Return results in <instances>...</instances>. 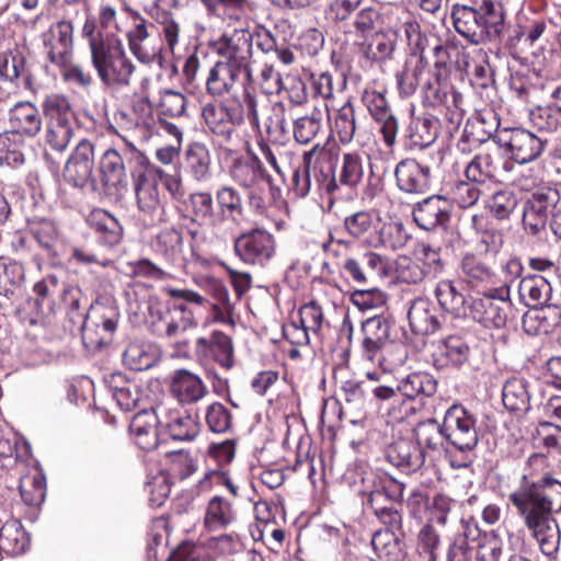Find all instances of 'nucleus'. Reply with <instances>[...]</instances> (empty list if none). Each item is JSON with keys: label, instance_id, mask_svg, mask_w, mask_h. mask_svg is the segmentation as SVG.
Segmentation results:
<instances>
[{"label": "nucleus", "instance_id": "39", "mask_svg": "<svg viewBox=\"0 0 561 561\" xmlns=\"http://www.w3.org/2000/svg\"><path fill=\"white\" fill-rule=\"evenodd\" d=\"M502 162L501 147L494 144L472 158L465 168V178L485 184L496 178Z\"/></svg>", "mask_w": 561, "mask_h": 561}, {"label": "nucleus", "instance_id": "9", "mask_svg": "<svg viewBox=\"0 0 561 561\" xmlns=\"http://www.w3.org/2000/svg\"><path fill=\"white\" fill-rule=\"evenodd\" d=\"M324 18L343 28L345 34L357 37H367L385 23L380 9L365 0H331L325 7Z\"/></svg>", "mask_w": 561, "mask_h": 561}, {"label": "nucleus", "instance_id": "20", "mask_svg": "<svg viewBox=\"0 0 561 561\" xmlns=\"http://www.w3.org/2000/svg\"><path fill=\"white\" fill-rule=\"evenodd\" d=\"M394 180L401 193L417 196L432 190L435 175L427 162L408 157L396 164Z\"/></svg>", "mask_w": 561, "mask_h": 561}, {"label": "nucleus", "instance_id": "47", "mask_svg": "<svg viewBox=\"0 0 561 561\" xmlns=\"http://www.w3.org/2000/svg\"><path fill=\"white\" fill-rule=\"evenodd\" d=\"M148 14L156 25L160 41L169 53L174 54L182 34L179 19L173 12L159 5H152Z\"/></svg>", "mask_w": 561, "mask_h": 561}, {"label": "nucleus", "instance_id": "58", "mask_svg": "<svg viewBox=\"0 0 561 561\" xmlns=\"http://www.w3.org/2000/svg\"><path fill=\"white\" fill-rule=\"evenodd\" d=\"M30 543V536L19 520L10 519L0 528V549L7 556L24 553Z\"/></svg>", "mask_w": 561, "mask_h": 561}, {"label": "nucleus", "instance_id": "23", "mask_svg": "<svg viewBox=\"0 0 561 561\" xmlns=\"http://www.w3.org/2000/svg\"><path fill=\"white\" fill-rule=\"evenodd\" d=\"M477 45L500 39L506 24V11L502 3L482 0L476 4Z\"/></svg>", "mask_w": 561, "mask_h": 561}, {"label": "nucleus", "instance_id": "49", "mask_svg": "<svg viewBox=\"0 0 561 561\" xmlns=\"http://www.w3.org/2000/svg\"><path fill=\"white\" fill-rule=\"evenodd\" d=\"M365 178V158L359 150L341 151L337 167L339 192L342 187L356 190Z\"/></svg>", "mask_w": 561, "mask_h": 561}, {"label": "nucleus", "instance_id": "48", "mask_svg": "<svg viewBox=\"0 0 561 561\" xmlns=\"http://www.w3.org/2000/svg\"><path fill=\"white\" fill-rule=\"evenodd\" d=\"M214 198L218 208L217 217L221 221L230 220L239 224L245 218L243 196L236 186L228 184L218 186Z\"/></svg>", "mask_w": 561, "mask_h": 561}, {"label": "nucleus", "instance_id": "32", "mask_svg": "<svg viewBox=\"0 0 561 561\" xmlns=\"http://www.w3.org/2000/svg\"><path fill=\"white\" fill-rule=\"evenodd\" d=\"M169 391L182 405L195 404L208 394L203 379L185 368L174 370L170 379Z\"/></svg>", "mask_w": 561, "mask_h": 561}, {"label": "nucleus", "instance_id": "57", "mask_svg": "<svg viewBox=\"0 0 561 561\" xmlns=\"http://www.w3.org/2000/svg\"><path fill=\"white\" fill-rule=\"evenodd\" d=\"M502 401L510 412L517 415L526 413L530 408L528 382L517 377L507 379L503 385Z\"/></svg>", "mask_w": 561, "mask_h": 561}, {"label": "nucleus", "instance_id": "45", "mask_svg": "<svg viewBox=\"0 0 561 561\" xmlns=\"http://www.w3.org/2000/svg\"><path fill=\"white\" fill-rule=\"evenodd\" d=\"M439 119L431 114L412 117L408 125L404 138L410 149L426 148L431 146L439 135Z\"/></svg>", "mask_w": 561, "mask_h": 561}, {"label": "nucleus", "instance_id": "41", "mask_svg": "<svg viewBox=\"0 0 561 561\" xmlns=\"http://www.w3.org/2000/svg\"><path fill=\"white\" fill-rule=\"evenodd\" d=\"M432 66L427 57L407 58L401 71L397 72V87L401 98L412 96L428 78Z\"/></svg>", "mask_w": 561, "mask_h": 561}, {"label": "nucleus", "instance_id": "56", "mask_svg": "<svg viewBox=\"0 0 561 561\" xmlns=\"http://www.w3.org/2000/svg\"><path fill=\"white\" fill-rule=\"evenodd\" d=\"M438 381L430 373L413 371L398 381V391L409 400L431 398L437 392Z\"/></svg>", "mask_w": 561, "mask_h": 561}, {"label": "nucleus", "instance_id": "54", "mask_svg": "<svg viewBox=\"0 0 561 561\" xmlns=\"http://www.w3.org/2000/svg\"><path fill=\"white\" fill-rule=\"evenodd\" d=\"M404 484L391 479L379 478L374 483L373 490L368 493L367 505L377 513L378 508H387L389 505L401 504L403 502Z\"/></svg>", "mask_w": 561, "mask_h": 561}, {"label": "nucleus", "instance_id": "17", "mask_svg": "<svg viewBox=\"0 0 561 561\" xmlns=\"http://www.w3.org/2000/svg\"><path fill=\"white\" fill-rule=\"evenodd\" d=\"M561 211V194L557 187L542 186L527 198L523 208V227L528 234L537 236L548 220Z\"/></svg>", "mask_w": 561, "mask_h": 561}, {"label": "nucleus", "instance_id": "46", "mask_svg": "<svg viewBox=\"0 0 561 561\" xmlns=\"http://www.w3.org/2000/svg\"><path fill=\"white\" fill-rule=\"evenodd\" d=\"M237 520V511L233 504L222 495H214L207 502L203 527L208 533L219 531L232 525Z\"/></svg>", "mask_w": 561, "mask_h": 561}, {"label": "nucleus", "instance_id": "55", "mask_svg": "<svg viewBox=\"0 0 561 561\" xmlns=\"http://www.w3.org/2000/svg\"><path fill=\"white\" fill-rule=\"evenodd\" d=\"M550 21L538 15H518L514 28V34L510 36L512 44L524 42L528 46H534L546 38L549 31Z\"/></svg>", "mask_w": 561, "mask_h": 561}, {"label": "nucleus", "instance_id": "30", "mask_svg": "<svg viewBox=\"0 0 561 561\" xmlns=\"http://www.w3.org/2000/svg\"><path fill=\"white\" fill-rule=\"evenodd\" d=\"M387 460L404 473L419 471L425 462V451L415 439L398 437L386 448Z\"/></svg>", "mask_w": 561, "mask_h": 561}, {"label": "nucleus", "instance_id": "22", "mask_svg": "<svg viewBox=\"0 0 561 561\" xmlns=\"http://www.w3.org/2000/svg\"><path fill=\"white\" fill-rule=\"evenodd\" d=\"M124 11L131 20V27L126 33L128 47L131 54L142 64L150 65L157 60H160L162 55V47L149 45L148 39L150 37L149 25H151L147 19H145L139 11L125 5Z\"/></svg>", "mask_w": 561, "mask_h": 561}, {"label": "nucleus", "instance_id": "27", "mask_svg": "<svg viewBox=\"0 0 561 561\" xmlns=\"http://www.w3.org/2000/svg\"><path fill=\"white\" fill-rule=\"evenodd\" d=\"M460 276L468 287L486 294L497 287L499 276L494 268L479 254L468 252L460 262Z\"/></svg>", "mask_w": 561, "mask_h": 561}, {"label": "nucleus", "instance_id": "14", "mask_svg": "<svg viewBox=\"0 0 561 561\" xmlns=\"http://www.w3.org/2000/svg\"><path fill=\"white\" fill-rule=\"evenodd\" d=\"M432 55L435 60L420 93L423 106L436 108L445 105L449 96L455 99V93L460 92L451 82L453 67L448 47L437 41L432 47Z\"/></svg>", "mask_w": 561, "mask_h": 561}, {"label": "nucleus", "instance_id": "15", "mask_svg": "<svg viewBox=\"0 0 561 561\" xmlns=\"http://www.w3.org/2000/svg\"><path fill=\"white\" fill-rule=\"evenodd\" d=\"M469 305V317L486 329H501L516 317V309L511 299L507 285L497 287L482 294Z\"/></svg>", "mask_w": 561, "mask_h": 561}, {"label": "nucleus", "instance_id": "43", "mask_svg": "<svg viewBox=\"0 0 561 561\" xmlns=\"http://www.w3.org/2000/svg\"><path fill=\"white\" fill-rule=\"evenodd\" d=\"M379 30L371 32L369 34L371 36L360 45L363 57L371 64H383L391 60L397 49V32Z\"/></svg>", "mask_w": 561, "mask_h": 561}, {"label": "nucleus", "instance_id": "7", "mask_svg": "<svg viewBox=\"0 0 561 561\" xmlns=\"http://www.w3.org/2000/svg\"><path fill=\"white\" fill-rule=\"evenodd\" d=\"M88 300L79 305V319L70 318V330L81 332L82 343L90 351H99L113 342L121 317L114 301H94L87 309Z\"/></svg>", "mask_w": 561, "mask_h": 561}, {"label": "nucleus", "instance_id": "37", "mask_svg": "<svg viewBox=\"0 0 561 561\" xmlns=\"http://www.w3.org/2000/svg\"><path fill=\"white\" fill-rule=\"evenodd\" d=\"M330 133L325 139L340 144V149L351 145L356 136L357 121L353 102L348 99L342 106L330 114L327 107Z\"/></svg>", "mask_w": 561, "mask_h": 561}, {"label": "nucleus", "instance_id": "52", "mask_svg": "<svg viewBox=\"0 0 561 561\" xmlns=\"http://www.w3.org/2000/svg\"><path fill=\"white\" fill-rule=\"evenodd\" d=\"M161 426L165 428L173 440H194L201 431V425L191 414L180 410H168L164 412Z\"/></svg>", "mask_w": 561, "mask_h": 561}, {"label": "nucleus", "instance_id": "21", "mask_svg": "<svg viewBox=\"0 0 561 561\" xmlns=\"http://www.w3.org/2000/svg\"><path fill=\"white\" fill-rule=\"evenodd\" d=\"M194 354L204 365L216 363L229 370L234 366V346L230 335L220 330H214L208 336L195 340Z\"/></svg>", "mask_w": 561, "mask_h": 561}, {"label": "nucleus", "instance_id": "11", "mask_svg": "<svg viewBox=\"0 0 561 561\" xmlns=\"http://www.w3.org/2000/svg\"><path fill=\"white\" fill-rule=\"evenodd\" d=\"M90 59L100 82L105 88L122 90L130 85L136 66L118 37L91 53Z\"/></svg>", "mask_w": 561, "mask_h": 561}, {"label": "nucleus", "instance_id": "28", "mask_svg": "<svg viewBox=\"0 0 561 561\" xmlns=\"http://www.w3.org/2000/svg\"><path fill=\"white\" fill-rule=\"evenodd\" d=\"M46 56L53 65L73 57V25L61 20L49 26L43 34Z\"/></svg>", "mask_w": 561, "mask_h": 561}, {"label": "nucleus", "instance_id": "35", "mask_svg": "<svg viewBox=\"0 0 561 561\" xmlns=\"http://www.w3.org/2000/svg\"><path fill=\"white\" fill-rule=\"evenodd\" d=\"M505 146L512 158L518 163H528L541 156L546 141L525 128H512L507 131Z\"/></svg>", "mask_w": 561, "mask_h": 561}, {"label": "nucleus", "instance_id": "10", "mask_svg": "<svg viewBox=\"0 0 561 561\" xmlns=\"http://www.w3.org/2000/svg\"><path fill=\"white\" fill-rule=\"evenodd\" d=\"M128 164L138 210L151 221L156 218L161 220L160 214L163 213L164 205L159 183L153 176L154 165L136 147H131L128 153Z\"/></svg>", "mask_w": 561, "mask_h": 561}, {"label": "nucleus", "instance_id": "3", "mask_svg": "<svg viewBox=\"0 0 561 561\" xmlns=\"http://www.w3.org/2000/svg\"><path fill=\"white\" fill-rule=\"evenodd\" d=\"M327 260L322 263L321 274L328 283L366 285L388 274V259L374 251L355 252L351 241L335 240L330 233L322 243Z\"/></svg>", "mask_w": 561, "mask_h": 561}, {"label": "nucleus", "instance_id": "16", "mask_svg": "<svg viewBox=\"0 0 561 561\" xmlns=\"http://www.w3.org/2000/svg\"><path fill=\"white\" fill-rule=\"evenodd\" d=\"M233 253L245 265L264 267L276 256V238L264 227H252L234 238Z\"/></svg>", "mask_w": 561, "mask_h": 561}, {"label": "nucleus", "instance_id": "64", "mask_svg": "<svg viewBox=\"0 0 561 561\" xmlns=\"http://www.w3.org/2000/svg\"><path fill=\"white\" fill-rule=\"evenodd\" d=\"M41 107L45 121L47 122H65L72 124L76 118L70 99L64 93L47 94Z\"/></svg>", "mask_w": 561, "mask_h": 561}, {"label": "nucleus", "instance_id": "60", "mask_svg": "<svg viewBox=\"0 0 561 561\" xmlns=\"http://www.w3.org/2000/svg\"><path fill=\"white\" fill-rule=\"evenodd\" d=\"M435 296L445 311L457 318L469 317L467 299L453 280L439 282L435 288Z\"/></svg>", "mask_w": 561, "mask_h": 561}, {"label": "nucleus", "instance_id": "40", "mask_svg": "<svg viewBox=\"0 0 561 561\" xmlns=\"http://www.w3.org/2000/svg\"><path fill=\"white\" fill-rule=\"evenodd\" d=\"M436 369L459 368L469 358V346L459 335H449L440 340L432 354Z\"/></svg>", "mask_w": 561, "mask_h": 561}, {"label": "nucleus", "instance_id": "62", "mask_svg": "<svg viewBox=\"0 0 561 561\" xmlns=\"http://www.w3.org/2000/svg\"><path fill=\"white\" fill-rule=\"evenodd\" d=\"M415 440L420 448H427L433 451L445 449L447 435L444 430V423L440 425L435 419L419 422L414 428Z\"/></svg>", "mask_w": 561, "mask_h": 561}, {"label": "nucleus", "instance_id": "59", "mask_svg": "<svg viewBox=\"0 0 561 561\" xmlns=\"http://www.w3.org/2000/svg\"><path fill=\"white\" fill-rule=\"evenodd\" d=\"M20 494L25 505L39 507L46 496V477L37 466L20 479Z\"/></svg>", "mask_w": 561, "mask_h": 561}, {"label": "nucleus", "instance_id": "61", "mask_svg": "<svg viewBox=\"0 0 561 561\" xmlns=\"http://www.w3.org/2000/svg\"><path fill=\"white\" fill-rule=\"evenodd\" d=\"M551 293V285L543 276L531 274L522 277L518 285L519 298L527 306L545 304Z\"/></svg>", "mask_w": 561, "mask_h": 561}, {"label": "nucleus", "instance_id": "51", "mask_svg": "<svg viewBox=\"0 0 561 561\" xmlns=\"http://www.w3.org/2000/svg\"><path fill=\"white\" fill-rule=\"evenodd\" d=\"M184 165L187 174L196 182H206L211 176V154L202 141L190 142L184 151Z\"/></svg>", "mask_w": 561, "mask_h": 561}, {"label": "nucleus", "instance_id": "4", "mask_svg": "<svg viewBox=\"0 0 561 561\" xmlns=\"http://www.w3.org/2000/svg\"><path fill=\"white\" fill-rule=\"evenodd\" d=\"M84 300V294L77 285L70 284L50 273L36 280L32 286L31 301L35 318L30 319L31 324L44 323L64 312L65 318L79 319L78 308Z\"/></svg>", "mask_w": 561, "mask_h": 561}, {"label": "nucleus", "instance_id": "8", "mask_svg": "<svg viewBox=\"0 0 561 561\" xmlns=\"http://www.w3.org/2000/svg\"><path fill=\"white\" fill-rule=\"evenodd\" d=\"M345 232L371 248L397 250L405 244L400 224L386 222L374 209H359L343 219Z\"/></svg>", "mask_w": 561, "mask_h": 561}, {"label": "nucleus", "instance_id": "5", "mask_svg": "<svg viewBox=\"0 0 561 561\" xmlns=\"http://www.w3.org/2000/svg\"><path fill=\"white\" fill-rule=\"evenodd\" d=\"M248 102L238 98H225L205 103L201 117L206 133L214 140L228 144L245 119L252 129H260L259 100Z\"/></svg>", "mask_w": 561, "mask_h": 561}, {"label": "nucleus", "instance_id": "2", "mask_svg": "<svg viewBox=\"0 0 561 561\" xmlns=\"http://www.w3.org/2000/svg\"><path fill=\"white\" fill-rule=\"evenodd\" d=\"M340 158V144L333 139L314 144L302 152L301 162L291 174L289 191L297 198H305L313 191L320 196H328L333 204L339 193Z\"/></svg>", "mask_w": 561, "mask_h": 561}, {"label": "nucleus", "instance_id": "36", "mask_svg": "<svg viewBox=\"0 0 561 561\" xmlns=\"http://www.w3.org/2000/svg\"><path fill=\"white\" fill-rule=\"evenodd\" d=\"M183 309L180 310L176 307L169 309L165 306L151 307L150 308V330L151 332L161 339H176L182 333L186 332L191 328L186 325L188 323L184 316Z\"/></svg>", "mask_w": 561, "mask_h": 561}, {"label": "nucleus", "instance_id": "12", "mask_svg": "<svg viewBox=\"0 0 561 561\" xmlns=\"http://www.w3.org/2000/svg\"><path fill=\"white\" fill-rule=\"evenodd\" d=\"M220 157L227 175L236 186L245 190L265 183L272 194L278 191L263 160L252 150L250 145L247 146L245 153L221 146Z\"/></svg>", "mask_w": 561, "mask_h": 561}, {"label": "nucleus", "instance_id": "26", "mask_svg": "<svg viewBox=\"0 0 561 561\" xmlns=\"http://www.w3.org/2000/svg\"><path fill=\"white\" fill-rule=\"evenodd\" d=\"M135 147L133 144L127 145V149L122 156L116 149H106L99 161L100 181L110 194L118 193L128 185L126 164L128 162V153Z\"/></svg>", "mask_w": 561, "mask_h": 561}, {"label": "nucleus", "instance_id": "29", "mask_svg": "<svg viewBox=\"0 0 561 561\" xmlns=\"http://www.w3.org/2000/svg\"><path fill=\"white\" fill-rule=\"evenodd\" d=\"M93 167L94 145L88 139H82L66 162L65 181L75 187L82 188L92 179Z\"/></svg>", "mask_w": 561, "mask_h": 561}, {"label": "nucleus", "instance_id": "44", "mask_svg": "<svg viewBox=\"0 0 561 561\" xmlns=\"http://www.w3.org/2000/svg\"><path fill=\"white\" fill-rule=\"evenodd\" d=\"M408 320L411 331L417 335H431L440 328L437 308L427 299L417 298L412 301Z\"/></svg>", "mask_w": 561, "mask_h": 561}, {"label": "nucleus", "instance_id": "33", "mask_svg": "<svg viewBox=\"0 0 561 561\" xmlns=\"http://www.w3.org/2000/svg\"><path fill=\"white\" fill-rule=\"evenodd\" d=\"M159 425H161V419L153 409H142L136 413L128 427L135 445L145 453L156 450L160 445Z\"/></svg>", "mask_w": 561, "mask_h": 561}, {"label": "nucleus", "instance_id": "31", "mask_svg": "<svg viewBox=\"0 0 561 561\" xmlns=\"http://www.w3.org/2000/svg\"><path fill=\"white\" fill-rule=\"evenodd\" d=\"M427 262L402 257L398 262V278L407 284H419L426 277L435 276L443 271V262L436 250L430 245L423 249Z\"/></svg>", "mask_w": 561, "mask_h": 561}, {"label": "nucleus", "instance_id": "13", "mask_svg": "<svg viewBox=\"0 0 561 561\" xmlns=\"http://www.w3.org/2000/svg\"><path fill=\"white\" fill-rule=\"evenodd\" d=\"M206 93L213 98H238L243 102L259 100L257 84L253 71H245L222 60L216 61L205 80Z\"/></svg>", "mask_w": 561, "mask_h": 561}, {"label": "nucleus", "instance_id": "1", "mask_svg": "<svg viewBox=\"0 0 561 561\" xmlns=\"http://www.w3.org/2000/svg\"><path fill=\"white\" fill-rule=\"evenodd\" d=\"M507 501L537 541L540 551L557 559L561 530L553 514L561 510V480L550 471V462L541 453L531 454L507 494Z\"/></svg>", "mask_w": 561, "mask_h": 561}, {"label": "nucleus", "instance_id": "63", "mask_svg": "<svg viewBox=\"0 0 561 561\" xmlns=\"http://www.w3.org/2000/svg\"><path fill=\"white\" fill-rule=\"evenodd\" d=\"M30 232L49 261L59 257L60 236L53 221L43 220L37 222L32 226Z\"/></svg>", "mask_w": 561, "mask_h": 561}, {"label": "nucleus", "instance_id": "19", "mask_svg": "<svg viewBox=\"0 0 561 561\" xmlns=\"http://www.w3.org/2000/svg\"><path fill=\"white\" fill-rule=\"evenodd\" d=\"M391 323L383 314L367 318L360 324L359 354L365 360L385 366L383 351L390 341Z\"/></svg>", "mask_w": 561, "mask_h": 561}, {"label": "nucleus", "instance_id": "50", "mask_svg": "<svg viewBox=\"0 0 561 561\" xmlns=\"http://www.w3.org/2000/svg\"><path fill=\"white\" fill-rule=\"evenodd\" d=\"M561 324V308L548 305L528 311L523 316L522 325L528 335L550 334Z\"/></svg>", "mask_w": 561, "mask_h": 561}, {"label": "nucleus", "instance_id": "25", "mask_svg": "<svg viewBox=\"0 0 561 561\" xmlns=\"http://www.w3.org/2000/svg\"><path fill=\"white\" fill-rule=\"evenodd\" d=\"M412 217L416 226L423 230L446 228L451 220V207L445 196L434 194L413 206Z\"/></svg>", "mask_w": 561, "mask_h": 561}, {"label": "nucleus", "instance_id": "24", "mask_svg": "<svg viewBox=\"0 0 561 561\" xmlns=\"http://www.w3.org/2000/svg\"><path fill=\"white\" fill-rule=\"evenodd\" d=\"M182 205L185 211L182 218L190 222L187 232L192 240L198 241L201 237L198 228L215 221L214 196L209 191L192 192L183 201Z\"/></svg>", "mask_w": 561, "mask_h": 561}, {"label": "nucleus", "instance_id": "6", "mask_svg": "<svg viewBox=\"0 0 561 561\" xmlns=\"http://www.w3.org/2000/svg\"><path fill=\"white\" fill-rule=\"evenodd\" d=\"M444 430L447 435L446 448L449 465L454 469L470 467L476 459L479 432L476 416L462 404L454 403L444 415Z\"/></svg>", "mask_w": 561, "mask_h": 561}, {"label": "nucleus", "instance_id": "42", "mask_svg": "<svg viewBox=\"0 0 561 561\" xmlns=\"http://www.w3.org/2000/svg\"><path fill=\"white\" fill-rule=\"evenodd\" d=\"M113 398L124 411H131L145 398L142 387L123 373H113L105 379Z\"/></svg>", "mask_w": 561, "mask_h": 561}, {"label": "nucleus", "instance_id": "38", "mask_svg": "<svg viewBox=\"0 0 561 561\" xmlns=\"http://www.w3.org/2000/svg\"><path fill=\"white\" fill-rule=\"evenodd\" d=\"M10 131L19 137L35 138L43 128V118L37 106L30 101L15 103L9 110Z\"/></svg>", "mask_w": 561, "mask_h": 561}, {"label": "nucleus", "instance_id": "34", "mask_svg": "<svg viewBox=\"0 0 561 561\" xmlns=\"http://www.w3.org/2000/svg\"><path fill=\"white\" fill-rule=\"evenodd\" d=\"M85 222L101 245L113 249L122 242L124 228L108 210L93 208L85 217Z\"/></svg>", "mask_w": 561, "mask_h": 561}, {"label": "nucleus", "instance_id": "53", "mask_svg": "<svg viewBox=\"0 0 561 561\" xmlns=\"http://www.w3.org/2000/svg\"><path fill=\"white\" fill-rule=\"evenodd\" d=\"M153 251L170 266H179L183 262V234L174 226L162 229L154 238Z\"/></svg>", "mask_w": 561, "mask_h": 561}, {"label": "nucleus", "instance_id": "18", "mask_svg": "<svg viewBox=\"0 0 561 561\" xmlns=\"http://www.w3.org/2000/svg\"><path fill=\"white\" fill-rule=\"evenodd\" d=\"M213 50L231 64L245 71H253V34L247 28H234L225 32L217 39L209 42Z\"/></svg>", "mask_w": 561, "mask_h": 561}]
</instances>
